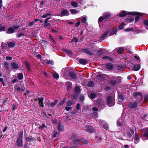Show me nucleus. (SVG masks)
I'll list each match as a JSON object with an SVG mask.
<instances>
[{
	"instance_id": "nucleus-1",
	"label": "nucleus",
	"mask_w": 148,
	"mask_h": 148,
	"mask_svg": "<svg viewBox=\"0 0 148 148\" xmlns=\"http://www.w3.org/2000/svg\"><path fill=\"white\" fill-rule=\"evenodd\" d=\"M107 103L109 106H112L114 104V101L113 97H108L107 98Z\"/></svg>"
},
{
	"instance_id": "nucleus-2",
	"label": "nucleus",
	"mask_w": 148,
	"mask_h": 148,
	"mask_svg": "<svg viewBox=\"0 0 148 148\" xmlns=\"http://www.w3.org/2000/svg\"><path fill=\"white\" fill-rule=\"evenodd\" d=\"M142 132H144L143 135H141V137L143 136L147 138L148 139V128H144L141 131Z\"/></svg>"
},
{
	"instance_id": "nucleus-3",
	"label": "nucleus",
	"mask_w": 148,
	"mask_h": 148,
	"mask_svg": "<svg viewBox=\"0 0 148 148\" xmlns=\"http://www.w3.org/2000/svg\"><path fill=\"white\" fill-rule=\"evenodd\" d=\"M1 47L2 49L8 50L9 47V42H3L1 44Z\"/></svg>"
},
{
	"instance_id": "nucleus-4",
	"label": "nucleus",
	"mask_w": 148,
	"mask_h": 148,
	"mask_svg": "<svg viewBox=\"0 0 148 148\" xmlns=\"http://www.w3.org/2000/svg\"><path fill=\"white\" fill-rule=\"evenodd\" d=\"M15 89L17 91L20 92H23L25 90V88L24 86L21 87H20L17 85H15L14 86Z\"/></svg>"
},
{
	"instance_id": "nucleus-5",
	"label": "nucleus",
	"mask_w": 148,
	"mask_h": 148,
	"mask_svg": "<svg viewBox=\"0 0 148 148\" xmlns=\"http://www.w3.org/2000/svg\"><path fill=\"white\" fill-rule=\"evenodd\" d=\"M69 14V13L67 10H63L61 11V16H68Z\"/></svg>"
},
{
	"instance_id": "nucleus-6",
	"label": "nucleus",
	"mask_w": 148,
	"mask_h": 148,
	"mask_svg": "<svg viewBox=\"0 0 148 148\" xmlns=\"http://www.w3.org/2000/svg\"><path fill=\"white\" fill-rule=\"evenodd\" d=\"M134 133V129H131L129 130V131H127V135L130 138L132 135H133Z\"/></svg>"
},
{
	"instance_id": "nucleus-7",
	"label": "nucleus",
	"mask_w": 148,
	"mask_h": 148,
	"mask_svg": "<svg viewBox=\"0 0 148 148\" xmlns=\"http://www.w3.org/2000/svg\"><path fill=\"white\" fill-rule=\"evenodd\" d=\"M16 143L18 146L20 147H22L23 145L22 140L17 138Z\"/></svg>"
},
{
	"instance_id": "nucleus-8",
	"label": "nucleus",
	"mask_w": 148,
	"mask_h": 148,
	"mask_svg": "<svg viewBox=\"0 0 148 148\" xmlns=\"http://www.w3.org/2000/svg\"><path fill=\"white\" fill-rule=\"evenodd\" d=\"M19 27V26L16 25L14 26L13 28H10V33H14L15 30L18 29Z\"/></svg>"
},
{
	"instance_id": "nucleus-9",
	"label": "nucleus",
	"mask_w": 148,
	"mask_h": 148,
	"mask_svg": "<svg viewBox=\"0 0 148 148\" xmlns=\"http://www.w3.org/2000/svg\"><path fill=\"white\" fill-rule=\"evenodd\" d=\"M86 130L90 132H93L95 131V130L93 127L91 126H87L86 127Z\"/></svg>"
},
{
	"instance_id": "nucleus-10",
	"label": "nucleus",
	"mask_w": 148,
	"mask_h": 148,
	"mask_svg": "<svg viewBox=\"0 0 148 148\" xmlns=\"http://www.w3.org/2000/svg\"><path fill=\"white\" fill-rule=\"evenodd\" d=\"M79 62L81 64H86L87 63V61L84 59H80L79 60Z\"/></svg>"
},
{
	"instance_id": "nucleus-11",
	"label": "nucleus",
	"mask_w": 148,
	"mask_h": 148,
	"mask_svg": "<svg viewBox=\"0 0 148 148\" xmlns=\"http://www.w3.org/2000/svg\"><path fill=\"white\" fill-rule=\"evenodd\" d=\"M45 64H52L53 61L50 60H45L42 61V62Z\"/></svg>"
},
{
	"instance_id": "nucleus-12",
	"label": "nucleus",
	"mask_w": 148,
	"mask_h": 148,
	"mask_svg": "<svg viewBox=\"0 0 148 148\" xmlns=\"http://www.w3.org/2000/svg\"><path fill=\"white\" fill-rule=\"evenodd\" d=\"M129 106L131 108H136L137 106V104L136 103H130L129 105Z\"/></svg>"
},
{
	"instance_id": "nucleus-13",
	"label": "nucleus",
	"mask_w": 148,
	"mask_h": 148,
	"mask_svg": "<svg viewBox=\"0 0 148 148\" xmlns=\"http://www.w3.org/2000/svg\"><path fill=\"white\" fill-rule=\"evenodd\" d=\"M116 49L117 50L118 53L120 54L123 52V51L125 49L123 47H120L116 48Z\"/></svg>"
},
{
	"instance_id": "nucleus-14",
	"label": "nucleus",
	"mask_w": 148,
	"mask_h": 148,
	"mask_svg": "<svg viewBox=\"0 0 148 148\" xmlns=\"http://www.w3.org/2000/svg\"><path fill=\"white\" fill-rule=\"evenodd\" d=\"M140 64H136L134 66V70L135 71H137L140 69Z\"/></svg>"
},
{
	"instance_id": "nucleus-15",
	"label": "nucleus",
	"mask_w": 148,
	"mask_h": 148,
	"mask_svg": "<svg viewBox=\"0 0 148 148\" xmlns=\"http://www.w3.org/2000/svg\"><path fill=\"white\" fill-rule=\"evenodd\" d=\"M82 51L88 54L90 56H91L93 55V53L91 52L88 49H83Z\"/></svg>"
},
{
	"instance_id": "nucleus-16",
	"label": "nucleus",
	"mask_w": 148,
	"mask_h": 148,
	"mask_svg": "<svg viewBox=\"0 0 148 148\" xmlns=\"http://www.w3.org/2000/svg\"><path fill=\"white\" fill-rule=\"evenodd\" d=\"M134 96L135 97L138 96H139L140 98L142 99L143 98V96L141 93L140 92H135L134 94Z\"/></svg>"
},
{
	"instance_id": "nucleus-17",
	"label": "nucleus",
	"mask_w": 148,
	"mask_h": 148,
	"mask_svg": "<svg viewBox=\"0 0 148 148\" xmlns=\"http://www.w3.org/2000/svg\"><path fill=\"white\" fill-rule=\"evenodd\" d=\"M106 68L109 69H112L113 68L112 65L110 63H108L106 64Z\"/></svg>"
},
{
	"instance_id": "nucleus-18",
	"label": "nucleus",
	"mask_w": 148,
	"mask_h": 148,
	"mask_svg": "<svg viewBox=\"0 0 148 148\" xmlns=\"http://www.w3.org/2000/svg\"><path fill=\"white\" fill-rule=\"evenodd\" d=\"M58 101L57 100H55L54 102H52L50 103V106L52 107H54L58 103Z\"/></svg>"
},
{
	"instance_id": "nucleus-19",
	"label": "nucleus",
	"mask_w": 148,
	"mask_h": 148,
	"mask_svg": "<svg viewBox=\"0 0 148 148\" xmlns=\"http://www.w3.org/2000/svg\"><path fill=\"white\" fill-rule=\"evenodd\" d=\"M6 29L5 26L2 25V24H0V32L5 31Z\"/></svg>"
},
{
	"instance_id": "nucleus-20",
	"label": "nucleus",
	"mask_w": 148,
	"mask_h": 148,
	"mask_svg": "<svg viewBox=\"0 0 148 148\" xmlns=\"http://www.w3.org/2000/svg\"><path fill=\"white\" fill-rule=\"evenodd\" d=\"M12 66L13 69H17L18 67V65L15 63L12 64Z\"/></svg>"
},
{
	"instance_id": "nucleus-21",
	"label": "nucleus",
	"mask_w": 148,
	"mask_h": 148,
	"mask_svg": "<svg viewBox=\"0 0 148 148\" xmlns=\"http://www.w3.org/2000/svg\"><path fill=\"white\" fill-rule=\"evenodd\" d=\"M97 78L98 79L100 80H102L103 79L102 75L101 73L98 74L97 76Z\"/></svg>"
},
{
	"instance_id": "nucleus-22",
	"label": "nucleus",
	"mask_w": 148,
	"mask_h": 148,
	"mask_svg": "<svg viewBox=\"0 0 148 148\" xmlns=\"http://www.w3.org/2000/svg\"><path fill=\"white\" fill-rule=\"evenodd\" d=\"M18 137L17 138H19L20 139H22L23 137V134L22 132H20L18 133Z\"/></svg>"
},
{
	"instance_id": "nucleus-23",
	"label": "nucleus",
	"mask_w": 148,
	"mask_h": 148,
	"mask_svg": "<svg viewBox=\"0 0 148 148\" xmlns=\"http://www.w3.org/2000/svg\"><path fill=\"white\" fill-rule=\"evenodd\" d=\"M108 33V31H106L101 37L100 39H101L103 40L104 39L105 37L106 36Z\"/></svg>"
},
{
	"instance_id": "nucleus-24",
	"label": "nucleus",
	"mask_w": 148,
	"mask_h": 148,
	"mask_svg": "<svg viewBox=\"0 0 148 148\" xmlns=\"http://www.w3.org/2000/svg\"><path fill=\"white\" fill-rule=\"evenodd\" d=\"M127 14L126 13L125 11H122L119 14V16L120 17H123L126 16Z\"/></svg>"
},
{
	"instance_id": "nucleus-25",
	"label": "nucleus",
	"mask_w": 148,
	"mask_h": 148,
	"mask_svg": "<svg viewBox=\"0 0 148 148\" xmlns=\"http://www.w3.org/2000/svg\"><path fill=\"white\" fill-rule=\"evenodd\" d=\"M74 90L75 92L76 93H79L80 91L79 87L78 86L75 87Z\"/></svg>"
},
{
	"instance_id": "nucleus-26",
	"label": "nucleus",
	"mask_w": 148,
	"mask_h": 148,
	"mask_svg": "<svg viewBox=\"0 0 148 148\" xmlns=\"http://www.w3.org/2000/svg\"><path fill=\"white\" fill-rule=\"evenodd\" d=\"M124 99V97H123V95H120L119 97V98L118 99V101H121V103H122V102H123V100Z\"/></svg>"
},
{
	"instance_id": "nucleus-27",
	"label": "nucleus",
	"mask_w": 148,
	"mask_h": 148,
	"mask_svg": "<svg viewBox=\"0 0 148 148\" xmlns=\"http://www.w3.org/2000/svg\"><path fill=\"white\" fill-rule=\"evenodd\" d=\"M102 58L103 59H107L109 61H111L113 60L112 59V58L107 56L103 57H102Z\"/></svg>"
},
{
	"instance_id": "nucleus-28",
	"label": "nucleus",
	"mask_w": 148,
	"mask_h": 148,
	"mask_svg": "<svg viewBox=\"0 0 148 148\" xmlns=\"http://www.w3.org/2000/svg\"><path fill=\"white\" fill-rule=\"evenodd\" d=\"M63 127L61 125L60 123L58 124V129L59 131H62L63 130Z\"/></svg>"
},
{
	"instance_id": "nucleus-29",
	"label": "nucleus",
	"mask_w": 148,
	"mask_h": 148,
	"mask_svg": "<svg viewBox=\"0 0 148 148\" xmlns=\"http://www.w3.org/2000/svg\"><path fill=\"white\" fill-rule=\"evenodd\" d=\"M17 77L19 79H22L23 78V75L22 73H19L18 74Z\"/></svg>"
},
{
	"instance_id": "nucleus-30",
	"label": "nucleus",
	"mask_w": 148,
	"mask_h": 148,
	"mask_svg": "<svg viewBox=\"0 0 148 148\" xmlns=\"http://www.w3.org/2000/svg\"><path fill=\"white\" fill-rule=\"evenodd\" d=\"M71 5L73 6L76 8L78 6V4L76 2L72 1L71 3Z\"/></svg>"
},
{
	"instance_id": "nucleus-31",
	"label": "nucleus",
	"mask_w": 148,
	"mask_h": 148,
	"mask_svg": "<svg viewBox=\"0 0 148 148\" xmlns=\"http://www.w3.org/2000/svg\"><path fill=\"white\" fill-rule=\"evenodd\" d=\"M70 12L72 14H76L78 13V12L76 10L74 9L70 10Z\"/></svg>"
},
{
	"instance_id": "nucleus-32",
	"label": "nucleus",
	"mask_w": 148,
	"mask_h": 148,
	"mask_svg": "<svg viewBox=\"0 0 148 148\" xmlns=\"http://www.w3.org/2000/svg\"><path fill=\"white\" fill-rule=\"evenodd\" d=\"M34 140V139L32 138L26 137V140L29 142H32Z\"/></svg>"
},
{
	"instance_id": "nucleus-33",
	"label": "nucleus",
	"mask_w": 148,
	"mask_h": 148,
	"mask_svg": "<svg viewBox=\"0 0 148 148\" xmlns=\"http://www.w3.org/2000/svg\"><path fill=\"white\" fill-rule=\"evenodd\" d=\"M125 25V23L123 22L121 23V24L119 26L118 29H119L120 30L122 29Z\"/></svg>"
},
{
	"instance_id": "nucleus-34",
	"label": "nucleus",
	"mask_w": 148,
	"mask_h": 148,
	"mask_svg": "<svg viewBox=\"0 0 148 148\" xmlns=\"http://www.w3.org/2000/svg\"><path fill=\"white\" fill-rule=\"evenodd\" d=\"M25 63L26 66V67L27 68V70L28 71L29 70H30V66H29V64L27 61L25 62Z\"/></svg>"
},
{
	"instance_id": "nucleus-35",
	"label": "nucleus",
	"mask_w": 148,
	"mask_h": 148,
	"mask_svg": "<svg viewBox=\"0 0 148 148\" xmlns=\"http://www.w3.org/2000/svg\"><path fill=\"white\" fill-rule=\"evenodd\" d=\"M96 95L94 93H91L90 95V97L91 99H94L96 98Z\"/></svg>"
},
{
	"instance_id": "nucleus-36",
	"label": "nucleus",
	"mask_w": 148,
	"mask_h": 148,
	"mask_svg": "<svg viewBox=\"0 0 148 148\" xmlns=\"http://www.w3.org/2000/svg\"><path fill=\"white\" fill-rule=\"evenodd\" d=\"M4 65L7 70H8L9 69V64L8 62H5L4 63Z\"/></svg>"
},
{
	"instance_id": "nucleus-37",
	"label": "nucleus",
	"mask_w": 148,
	"mask_h": 148,
	"mask_svg": "<svg viewBox=\"0 0 148 148\" xmlns=\"http://www.w3.org/2000/svg\"><path fill=\"white\" fill-rule=\"evenodd\" d=\"M66 86L68 88H70L72 86V84L71 82H68L66 84Z\"/></svg>"
},
{
	"instance_id": "nucleus-38",
	"label": "nucleus",
	"mask_w": 148,
	"mask_h": 148,
	"mask_svg": "<svg viewBox=\"0 0 148 148\" xmlns=\"http://www.w3.org/2000/svg\"><path fill=\"white\" fill-rule=\"evenodd\" d=\"M66 100V99H63L62 101H61V102L59 103L58 104L59 106H62V105L65 103V101Z\"/></svg>"
},
{
	"instance_id": "nucleus-39",
	"label": "nucleus",
	"mask_w": 148,
	"mask_h": 148,
	"mask_svg": "<svg viewBox=\"0 0 148 148\" xmlns=\"http://www.w3.org/2000/svg\"><path fill=\"white\" fill-rule=\"evenodd\" d=\"M73 104L72 101H67L66 103V105L67 106H70Z\"/></svg>"
},
{
	"instance_id": "nucleus-40",
	"label": "nucleus",
	"mask_w": 148,
	"mask_h": 148,
	"mask_svg": "<svg viewBox=\"0 0 148 148\" xmlns=\"http://www.w3.org/2000/svg\"><path fill=\"white\" fill-rule=\"evenodd\" d=\"M140 138L138 136V134L137 133H136L135 134V136L134 138V139L136 140H139Z\"/></svg>"
},
{
	"instance_id": "nucleus-41",
	"label": "nucleus",
	"mask_w": 148,
	"mask_h": 148,
	"mask_svg": "<svg viewBox=\"0 0 148 148\" xmlns=\"http://www.w3.org/2000/svg\"><path fill=\"white\" fill-rule=\"evenodd\" d=\"M94 84V83L92 81H90L89 82L88 85V86L91 87Z\"/></svg>"
},
{
	"instance_id": "nucleus-42",
	"label": "nucleus",
	"mask_w": 148,
	"mask_h": 148,
	"mask_svg": "<svg viewBox=\"0 0 148 148\" xmlns=\"http://www.w3.org/2000/svg\"><path fill=\"white\" fill-rule=\"evenodd\" d=\"M46 126L45 124L44 123H43L39 127V128L41 130H42Z\"/></svg>"
},
{
	"instance_id": "nucleus-43",
	"label": "nucleus",
	"mask_w": 148,
	"mask_h": 148,
	"mask_svg": "<svg viewBox=\"0 0 148 148\" xmlns=\"http://www.w3.org/2000/svg\"><path fill=\"white\" fill-rule=\"evenodd\" d=\"M53 76L54 78L56 79L58 78L59 77V75L56 73H54L53 75Z\"/></svg>"
},
{
	"instance_id": "nucleus-44",
	"label": "nucleus",
	"mask_w": 148,
	"mask_h": 148,
	"mask_svg": "<svg viewBox=\"0 0 148 148\" xmlns=\"http://www.w3.org/2000/svg\"><path fill=\"white\" fill-rule=\"evenodd\" d=\"M51 14L49 13H47L46 14L43 15L41 16V17L42 18H46L49 15H50Z\"/></svg>"
},
{
	"instance_id": "nucleus-45",
	"label": "nucleus",
	"mask_w": 148,
	"mask_h": 148,
	"mask_svg": "<svg viewBox=\"0 0 148 148\" xmlns=\"http://www.w3.org/2000/svg\"><path fill=\"white\" fill-rule=\"evenodd\" d=\"M69 75L73 78H74L75 77V74L73 72H70L69 73Z\"/></svg>"
},
{
	"instance_id": "nucleus-46",
	"label": "nucleus",
	"mask_w": 148,
	"mask_h": 148,
	"mask_svg": "<svg viewBox=\"0 0 148 148\" xmlns=\"http://www.w3.org/2000/svg\"><path fill=\"white\" fill-rule=\"evenodd\" d=\"M15 45V44L14 42H10V48L14 47Z\"/></svg>"
},
{
	"instance_id": "nucleus-47",
	"label": "nucleus",
	"mask_w": 148,
	"mask_h": 148,
	"mask_svg": "<svg viewBox=\"0 0 148 148\" xmlns=\"http://www.w3.org/2000/svg\"><path fill=\"white\" fill-rule=\"evenodd\" d=\"M86 18L85 17H83L82 19V22L83 23H86Z\"/></svg>"
},
{
	"instance_id": "nucleus-48",
	"label": "nucleus",
	"mask_w": 148,
	"mask_h": 148,
	"mask_svg": "<svg viewBox=\"0 0 148 148\" xmlns=\"http://www.w3.org/2000/svg\"><path fill=\"white\" fill-rule=\"evenodd\" d=\"M7 101H8V98H4L3 100V103L5 104L6 103H7Z\"/></svg>"
},
{
	"instance_id": "nucleus-49",
	"label": "nucleus",
	"mask_w": 148,
	"mask_h": 148,
	"mask_svg": "<svg viewBox=\"0 0 148 148\" xmlns=\"http://www.w3.org/2000/svg\"><path fill=\"white\" fill-rule=\"evenodd\" d=\"M144 23L147 27H148V20H145L144 21Z\"/></svg>"
},
{
	"instance_id": "nucleus-50",
	"label": "nucleus",
	"mask_w": 148,
	"mask_h": 148,
	"mask_svg": "<svg viewBox=\"0 0 148 148\" xmlns=\"http://www.w3.org/2000/svg\"><path fill=\"white\" fill-rule=\"evenodd\" d=\"M23 35V33H20L18 34V35L17 36V38H19Z\"/></svg>"
},
{
	"instance_id": "nucleus-51",
	"label": "nucleus",
	"mask_w": 148,
	"mask_h": 148,
	"mask_svg": "<svg viewBox=\"0 0 148 148\" xmlns=\"http://www.w3.org/2000/svg\"><path fill=\"white\" fill-rule=\"evenodd\" d=\"M78 39L76 38H74L72 39V41L74 42H78Z\"/></svg>"
},
{
	"instance_id": "nucleus-52",
	"label": "nucleus",
	"mask_w": 148,
	"mask_h": 148,
	"mask_svg": "<svg viewBox=\"0 0 148 148\" xmlns=\"http://www.w3.org/2000/svg\"><path fill=\"white\" fill-rule=\"evenodd\" d=\"M38 100L39 101V102H42L43 101V98L42 97L39 98L38 99Z\"/></svg>"
},
{
	"instance_id": "nucleus-53",
	"label": "nucleus",
	"mask_w": 148,
	"mask_h": 148,
	"mask_svg": "<svg viewBox=\"0 0 148 148\" xmlns=\"http://www.w3.org/2000/svg\"><path fill=\"white\" fill-rule=\"evenodd\" d=\"M84 97L83 95H81L79 98V100L80 101H82L84 100Z\"/></svg>"
},
{
	"instance_id": "nucleus-54",
	"label": "nucleus",
	"mask_w": 148,
	"mask_h": 148,
	"mask_svg": "<svg viewBox=\"0 0 148 148\" xmlns=\"http://www.w3.org/2000/svg\"><path fill=\"white\" fill-rule=\"evenodd\" d=\"M103 127L106 130H108V126L106 124L103 125Z\"/></svg>"
},
{
	"instance_id": "nucleus-55",
	"label": "nucleus",
	"mask_w": 148,
	"mask_h": 148,
	"mask_svg": "<svg viewBox=\"0 0 148 148\" xmlns=\"http://www.w3.org/2000/svg\"><path fill=\"white\" fill-rule=\"evenodd\" d=\"M103 17H100L99 19V23L100 22H101L103 20Z\"/></svg>"
},
{
	"instance_id": "nucleus-56",
	"label": "nucleus",
	"mask_w": 148,
	"mask_h": 148,
	"mask_svg": "<svg viewBox=\"0 0 148 148\" xmlns=\"http://www.w3.org/2000/svg\"><path fill=\"white\" fill-rule=\"evenodd\" d=\"M72 109L71 107H66L65 109L66 111H69Z\"/></svg>"
},
{
	"instance_id": "nucleus-57",
	"label": "nucleus",
	"mask_w": 148,
	"mask_h": 148,
	"mask_svg": "<svg viewBox=\"0 0 148 148\" xmlns=\"http://www.w3.org/2000/svg\"><path fill=\"white\" fill-rule=\"evenodd\" d=\"M132 30H133V29L132 28H128L126 29H125V31L128 32V31H131Z\"/></svg>"
},
{
	"instance_id": "nucleus-58",
	"label": "nucleus",
	"mask_w": 148,
	"mask_h": 148,
	"mask_svg": "<svg viewBox=\"0 0 148 148\" xmlns=\"http://www.w3.org/2000/svg\"><path fill=\"white\" fill-rule=\"evenodd\" d=\"M49 37L50 39L53 42H55V40L53 39V38L52 37V36L51 35H49Z\"/></svg>"
},
{
	"instance_id": "nucleus-59",
	"label": "nucleus",
	"mask_w": 148,
	"mask_h": 148,
	"mask_svg": "<svg viewBox=\"0 0 148 148\" xmlns=\"http://www.w3.org/2000/svg\"><path fill=\"white\" fill-rule=\"evenodd\" d=\"M139 17L138 16H136L135 18V22H137L138 21V20H139Z\"/></svg>"
},
{
	"instance_id": "nucleus-60",
	"label": "nucleus",
	"mask_w": 148,
	"mask_h": 148,
	"mask_svg": "<svg viewBox=\"0 0 148 148\" xmlns=\"http://www.w3.org/2000/svg\"><path fill=\"white\" fill-rule=\"evenodd\" d=\"M138 12H131L130 13V14L132 15H136L137 14Z\"/></svg>"
},
{
	"instance_id": "nucleus-61",
	"label": "nucleus",
	"mask_w": 148,
	"mask_h": 148,
	"mask_svg": "<svg viewBox=\"0 0 148 148\" xmlns=\"http://www.w3.org/2000/svg\"><path fill=\"white\" fill-rule=\"evenodd\" d=\"M8 128V127L7 126H5L4 129L3 130V132H5V131H6Z\"/></svg>"
},
{
	"instance_id": "nucleus-62",
	"label": "nucleus",
	"mask_w": 148,
	"mask_h": 148,
	"mask_svg": "<svg viewBox=\"0 0 148 148\" xmlns=\"http://www.w3.org/2000/svg\"><path fill=\"white\" fill-rule=\"evenodd\" d=\"M116 32H117V29H116V28H115L114 29V30H113V33L111 35H112L114 34Z\"/></svg>"
},
{
	"instance_id": "nucleus-63",
	"label": "nucleus",
	"mask_w": 148,
	"mask_h": 148,
	"mask_svg": "<svg viewBox=\"0 0 148 148\" xmlns=\"http://www.w3.org/2000/svg\"><path fill=\"white\" fill-rule=\"evenodd\" d=\"M76 108L78 110H79L80 109V104L79 103H78L77 105L76 106Z\"/></svg>"
},
{
	"instance_id": "nucleus-64",
	"label": "nucleus",
	"mask_w": 148,
	"mask_h": 148,
	"mask_svg": "<svg viewBox=\"0 0 148 148\" xmlns=\"http://www.w3.org/2000/svg\"><path fill=\"white\" fill-rule=\"evenodd\" d=\"M80 22H79V21L77 22L76 23V27H78L79 26V25H80Z\"/></svg>"
}]
</instances>
